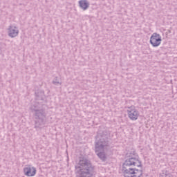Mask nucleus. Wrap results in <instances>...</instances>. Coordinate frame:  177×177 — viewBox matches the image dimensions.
<instances>
[{"label":"nucleus","mask_w":177,"mask_h":177,"mask_svg":"<svg viewBox=\"0 0 177 177\" xmlns=\"http://www.w3.org/2000/svg\"><path fill=\"white\" fill-rule=\"evenodd\" d=\"M36 101L31 105L30 109L32 113H34L35 115V128L36 129H41L45 127L46 124V115L48 112L46 111V105L41 104L39 102H45V92L42 90H39L35 92Z\"/></svg>","instance_id":"f257e3e1"},{"label":"nucleus","mask_w":177,"mask_h":177,"mask_svg":"<svg viewBox=\"0 0 177 177\" xmlns=\"http://www.w3.org/2000/svg\"><path fill=\"white\" fill-rule=\"evenodd\" d=\"M109 138H110V132L107 130L103 131L97 136L95 144V152L102 161H106L107 160L106 152L104 151L110 147Z\"/></svg>","instance_id":"f03ea898"},{"label":"nucleus","mask_w":177,"mask_h":177,"mask_svg":"<svg viewBox=\"0 0 177 177\" xmlns=\"http://www.w3.org/2000/svg\"><path fill=\"white\" fill-rule=\"evenodd\" d=\"M76 177H95L96 171L91 160L86 158H80L78 164L75 167Z\"/></svg>","instance_id":"7ed1b4c3"},{"label":"nucleus","mask_w":177,"mask_h":177,"mask_svg":"<svg viewBox=\"0 0 177 177\" xmlns=\"http://www.w3.org/2000/svg\"><path fill=\"white\" fill-rule=\"evenodd\" d=\"M131 167H142V162L136 158H129L124 161L122 165V171L124 177H140L142 171Z\"/></svg>","instance_id":"20e7f679"},{"label":"nucleus","mask_w":177,"mask_h":177,"mask_svg":"<svg viewBox=\"0 0 177 177\" xmlns=\"http://www.w3.org/2000/svg\"><path fill=\"white\" fill-rule=\"evenodd\" d=\"M162 39H161V35L158 33H153L150 37V44L153 46V48H157V46H160L161 45V41Z\"/></svg>","instance_id":"39448f33"},{"label":"nucleus","mask_w":177,"mask_h":177,"mask_svg":"<svg viewBox=\"0 0 177 177\" xmlns=\"http://www.w3.org/2000/svg\"><path fill=\"white\" fill-rule=\"evenodd\" d=\"M127 113L130 120L132 121H136L139 118V111L136 110L135 106H130L127 109Z\"/></svg>","instance_id":"423d86ee"},{"label":"nucleus","mask_w":177,"mask_h":177,"mask_svg":"<svg viewBox=\"0 0 177 177\" xmlns=\"http://www.w3.org/2000/svg\"><path fill=\"white\" fill-rule=\"evenodd\" d=\"M8 30V36L10 37V38H15V37H17L19 35V29H17V27L14 26H10Z\"/></svg>","instance_id":"0eeeda50"},{"label":"nucleus","mask_w":177,"mask_h":177,"mask_svg":"<svg viewBox=\"0 0 177 177\" xmlns=\"http://www.w3.org/2000/svg\"><path fill=\"white\" fill-rule=\"evenodd\" d=\"M24 172L26 176H35L37 174V169L28 166L24 168Z\"/></svg>","instance_id":"6e6552de"},{"label":"nucleus","mask_w":177,"mask_h":177,"mask_svg":"<svg viewBox=\"0 0 177 177\" xmlns=\"http://www.w3.org/2000/svg\"><path fill=\"white\" fill-rule=\"evenodd\" d=\"M89 2L86 0H80L79 1V6L81 9L86 10L89 8Z\"/></svg>","instance_id":"1a4fd4ad"},{"label":"nucleus","mask_w":177,"mask_h":177,"mask_svg":"<svg viewBox=\"0 0 177 177\" xmlns=\"http://www.w3.org/2000/svg\"><path fill=\"white\" fill-rule=\"evenodd\" d=\"M53 85H62V82L59 81V77H55L53 80Z\"/></svg>","instance_id":"9d476101"},{"label":"nucleus","mask_w":177,"mask_h":177,"mask_svg":"<svg viewBox=\"0 0 177 177\" xmlns=\"http://www.w3.org/2000/svg\"><path fill=\"white\" fill-rule=\"evenodd\" d=\"M2 50V48L1 47H0V50Z\"/></svg>","instance_id":"9b49d317"}]
</instances>
